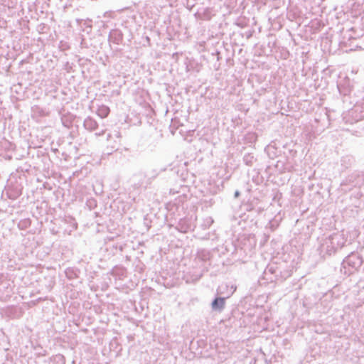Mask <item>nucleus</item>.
I'll list each match as a JSON object with an SVG mask.
<instances>
[{
  "instance_id": "nucleus-9",
  "label": "nucleus",
  "mask_w": 364,
  "mask_h": 364,
  "mask_svg": "<svg viewBox=\"0 0 364 364\" xmlns=\"http://www.w3.org/2000/svg\"><path fill=\"white\" fill-rule=\"evenodd\" d=\"M240 195V192L239 191H235V193H234V196L235 198H238Z\"/></svg>"
},
{
  "instance_id": "nucleus-6",
  "label": "nucleus",
  "mask_w": 364,
  "mask_h": 364,
  "mask_svg": "<svg viewBox=\"0 0 364 364\" xmlns=\"http://www.w3.org/2000/svg\"><path fill=\"white\" fill-rule=\"evenodd\" d=\"M109 108L106 105H101L97 110V114L101 118L107 117L109 114Z\"/></svg>"
},
{
  "instance_id": "nucleus-11",
  "label": "nucleus",
  "mask_w": 364,
  "mask_h": 364,
  "mask_svg": "<svg viewBox=\"0 0 364 364\" xmlns=\"http://www.w3.org/2000/svg\"><path fill=\"white\" fill-rule=\"evenodd\" d=\"M114 135L117 138H120V136H121L120 133L119 132H115V134Z\"/></svg>"
},
{
  "instance_id": "nucleus-1",
  "label": "nucleus",
  "mask_w": 364,
  "mask_h": 364,
  "mask_svg": "<svg viewBox=\"0 0 364 364\" xmlns=\"http://www.w3.org/2000/svg\"><path fill=\"white\" fill-rule=\"evenodd\" d=\"M346 242V240L343 234L336 232L325 239L321 245V249L322 252H326L328 255H331L343 247Z\"/></svg>"
},
{
  "instance_id": "nucleus-2",
  "label": "nucleus",
  "mask_w": 364,
  "mask_h": 364,
  "mask_svg": "<svg viewBox=\"0 0 364 364\" xmlns=\"http://www.w3.org/2000/svg\"><path fill=\"white\" fill-rule=\"evenodd\" d=\"M363 261L358 255L352 253L346 257L343 264L344 265H348L351 267L353 269H357L362 265Z\"/></svg>"
},
{
  "instance_id": "nucleus-13",
  "label": "nucleus",
  "mask_w": 364,
  "mask_h": 364,
  "mask_svg": "<svg viewBox=\"0 0 364 364\" xmlns=\"http://www.w3.org/2000/svg\"><path fill=\"white\" fill-rule=\"evenodd\" d=\"M154 174L151 176V177L155 178L158 175V172L156 171H154Z\"/></svg>"
},
{
  "instance_id": "nucleus-3",
  "label": "nucleus",
  "mask_w": 364,
  "mask_h": 364,
  "mask_svg": "<svg viewBox=\"0 0 364 364\" xmlns=\"http://www.w3.org/2000/svg\"><path fill=\"white\" fill-rule=\"evenodd\" d=\"M123 40V34L119 29H112L109 34V41L115 44H120Z\"/></svg>"
},
{
  "instance_id": "nucleus-4",
  "label": "nucleus",
  "mask_w": 364,
  "mask_h": 364,
  "mask_svg": "<svg viewBox=\"0 0 364 364\" xmlns=\"http://www.w3.org/2000/svg\"><path fill=\"white\" fill-rule=\"evenodd\" d=\"M225 306V298L216 297L211 303V308L215 311L221 312Z\"/></svg>"
},
{
  "instance_id": "nucleus-8",
  "label": "nucleus",
  "mask_w": 364,
  "mask_h": 364,
  "mask_svg": "<svg viewBox=\"0 0 364 364\" xmlns=\"http://www.w3.org/2000/svg\"><path fill=\"white\" fill-rule=\"evenodd\" d=\"M116 146H116V142L114 141V143L113 144L110 145V151H113L114 150H116L117 149Z\"/></svg>"
},
{
  "instance_id": "nucleus-10",
  "label": "nucleus",
  "mask_w": 364,
  "mask_h": 364,
  "mask_svg": "<svg viewBox=\"0 0 364 364\" xmlns=\"http://www.w3.org/2000/svg\"><path fill=\"white\" fill-rule=\"evenodd\" d=\"M105 130H102V132H99V133H96V135L97 136H102L105 134Z\"/></svg>"
},
{
  "instance_id": "nucleus-12",
  "label": "nucleus",
  "mask_w": 364,
  "mask_h": 364,
  "mask_svg": "<svg viewBox=\"0 0 364 364\" xmlns=\"http://www.w3.org/2000/svg\"><path fill=\"white\" fill-rule=\"evenodd\" d=\"M112 138V134H108L107 136V141H109Z\"/></svg>"
},
{
  "instance_id": "nucleus-7",
  "label": "nucleus",
  "mask_w": 364,
  "mask_h": 364,
  "mask_svg": "<svg viewBox=\"0 0 364 364\" xmlns=\"http://www.w3.org/2000/svg\"><path fill=\"white\" fill-rule=\"evenodd\" d=\"M50 360L53 364H65V358L61 354L55 355L52 356L50 358Z\"/></svg>"
},
{
  "instance_id": "nucleus-5",
  "label": "nucleus",
  "mask_w": 364,
  "mask_h": 364,
  "mask_svg": "<svg viewBox=\"0 0 364 364\" xmlns=\"http://www.w3.org/2000/svg\"><path fill=\"white\" fill-rule=\"evenodd\" d=\"M83 125L85 128L89 131L95 130L98 127L97 122L91 117L86 118L84 121Z\"/></svg>"
}]
</instances>
